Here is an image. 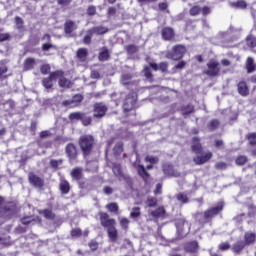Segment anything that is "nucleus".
Segmentation results:
<instances>
[{
	"mask_svg": "<svg viewBox=\"0 0 256 256\" xmlns=\"http://www.w3.org/2000/svg\"><path fill=\"white\" fill-rule=\"evenodd\" d=\"M93 109V115L96 119H101L102 117H105V113H107V105L103 104V102L95 103Z\"/></svg>",
	"mask_w": 256,
	"mask_h": 256,
	"instance_id": "8",
	"label": "nucleus"
},
{
	"mask_svg": "<svg viewBox=\"0 0 256 256\" xmlns=\"http://www.w3.org/2000/svg\"><path fill=\"white\" fill-rule=\"evenodd\" d=\"M137 171L141 178L144 179V181L149 177V173H147V170H145V166L143 165H137Z\"/></svg>",
	"mask_w": 256,
	"mask_h": 256,
	"instance_id": "31",
	"label": "nucleus"
},
{
	"mask_svg": "<svg viewBox=\"0 0 256 256\" xmlns=\"http://www.w3.org/2000/svg\"><path fill=\"white\" fill-rule=\"evenodd\" d=\"M149 215L154 219H161L162 217H165V208L159 207L156 210L149 211Z\"/></svg>",
	"mask_w": 256,
	"mask_h": 256,
	"instance_id": "20",
	"label": "nucleus"
},
{
	"mask_svg": "<svg viewBox=\"0 0 256 256\" xmlns=\"http://www.w3.org/2000/svg\"><path fill=\"white\" fill-rule=\"evenodd\" d=\"M211 157H213V153L206 152L205 154H203L201 156L194 157L193 161L196 165H203V164L207 163V161H209V159H211Z\"/></svg>",
	"mask_w": 256,
	"mask_h": 256,
	"instance_id": "12",
	"label": "nucleus"
},
{
	"mask_svg": "<svg viewBox=\"0 0 256 256\" xmlns=\"http://www.w3.org/2000/svg\"><path fill=\"white\" fill-rule=\"evenodd\" d=\"M81 121H82L83 125H85V127H87V125H91V117L90 116H85V114H83Z\"/></svg>",
	"mask_w": 256,
	"mask_h": 256,
	"instance_id": "48",
	"label": "nucleus"
},
{
	"mask_svg": "<svg viewBox=\"0 0 256 256\" xmlns=\"http://www.w3.org/2000/svg\"><path fill=\"white\" fill-rule=\"evenodd\" d=\"M229 6L232 9H247V2L245 0H238L236 2H230Z\"/></svg>",
	"mask_w": 256,
	"mask_h": 256,
	"instance_id": "24",
	"label": "nucleus"
},
{
	"mask_svg": "<svg viewBox=\"0 0 256 256\" xmlns=\"http://www.w3.org/2000/svg\"><path fill=\"white\" fill-rule=\"evenodd\" d=\"M129 219L127 218H120V227L124 229V231H127L129 229Z\"/></svg>",
	"mask_w": 256,
	"mask_h": 256,
	"instance_id": "41",
	"label": "nucleus"
},
{
	"mask_svg": "<svg viewBox=\"0 0 256 256\" xmlns=\"http://www.w3.org/2000/svg\"><path fill=\"white\" fill-rule=\"evenodd\" d=\"M77 57L78 59H80V61H85V59H87V49L85 48L78 49Z\"/></svg>",
	"mask_w": 256,
	"mask_h": 256,
	"instance_id": "36",
	"label": "nucleus"
},
{
	"mask_svg": "<svg viewBox=\"0 0 256 256\" xmlns=\"http://www.w3.org/2000/svg\"><path fill=\"white\" fill-rule=\"evenodd\" d=\"M49 49H53V44L45 43V44L42 45V50L49 51Z\"/></svg>",
	"mask_w": 256,
	"mask_h": 256,
	"instance_id": "63",
	"label": "nucleus"
},
{
	"mask_svg": "<svg viewBox=\"0 0 256 256\" xmlns=\"http://www.w3.org/2000/svg\"><path fill=\"white\" fill-rule=\"evenodd\" d=\"M246 45L250 47V49H255L256 47V38L253 36H248L246 39Z\"/></svg>",
	"mask_w": 256,
	"mask_h": 256,
	"instance_id": "39",
	"label": "nucleus"
},
{
	"mask_svg": "<svg viewBox=\"0 0 256 256\" xmlns=\"http://www.w3.org/2000/svg\"><path fill=\"white\" fill-rule=\"evenodd\" d=\"M34 66H35V59L28 58V59L25 60V62H24V69L26 71L31 70Z\"/></svg>",
	"mask_w": 256,
	"mask_h": 256,
	"instance_id": "33",
	"label": "nucleus"
},
{
	"mask_svg": "<svg viewBox=\"0 0 256 256\" xmlns=\"http://www.w3.org/2000/svg\"><path fill=\"white\" fill-rule=\"evenodd\" d=\"M71 176L73 177V179H76V181L81 180V177L83 176V168H74L71 171Z\"/></svg>",
	"mask_w": 256,
	"mask_h": 256,
	"instance_id": "28",
	"label": "nucleus"
},
{
	"mask_svg": "<svg viewBox=\"0 0 256 256\" xmlns=\"http://www.w3.org/2000/svg\"><path fill=\"white\" fill-rule=\"evenodd\" d=\"M175 35V32L171 28H164L162 30V37L165 41H171Z\"/></svg>",
	"mask_w": 256,
	"mask_h": 256,
	"instance_id": "23",
	"label": "nucleus"
},
{
	"mask_svg": "<svg viewBox=\"0 0 256 256\" xmlns=\"http://www.w3.org/2000/svg\"><path fill=\"white\" fill-rule=\"evenodd\" d=\"M66 155L69 157L70 161H73L77 158V147L74 144L70 143L66 146Z\"/></svg>",
	"mask_w": 256,
	"mask_h": 256,
	"instance_id": "14",
	"label": "nucleus"
},
{
	"mask_svg": "<svg viewBox=\"0 0 256 256\" xmlns=\"http://www.w3.org/2000/svg\"><path fill=\"white\" fill-rule=\"evenodd\" d=\"M22 225H35V223H41L39 217L26 216L21 219Z\"/></svg>",
	"mask_w": 256,
	"mask_h": 256,
	"instance_id": "18",
	"label": "nucleus"
},
{
	"mask_svg": "<svg viewBox=\"0 0 256 256\" xmlns=\"http://www.w3.org/2000/svg\"><path fill=\"white\" fill-rule=\"evenodd\" d=\"M64 29H65V33H67L68 35L73 33V31H75V29H77V24H75V22L68 20L66 21L65 25H64Z\"/></svg>",
	"mask_w": 256,
	"mask_h": 256,
	"instance_id": "25",
	"label": "nucleus"
},
{
	"mask_svg": "<svg viewBox=\"0 0 256 256\" xmlns=\"http://www.w3.org/2000/svg\"><path fill=\"white\" fill-rule=\"evenodd\" d=\"M49 71H51V67L49 66V64H44L42 67H41V73L43 75H47V73H49Z\"/></svg>",
	"mask_w": 256,
	"mask_h": 256,
	"instance_id": "57",
	"label": "nucleus"
},
{
	"mask_svg": "<svg viewBox=\"0 0 256 256\" xmlns=\"http://www.w3.org/2000/svg\"><path fill=\"white\" fill-rule=\"evenodd\" d=\"M208 69L204 71L205 75L208 77H217L221 69L219 68V62L217 61H210L207 63Z\"/></svg>",
	"mask_w": 256,
	"mask_h": 256,
	"instance_id": "7",
	"label": "nucleus"
},
{
	"mask_svg": "<svg viewBox=\"0 0 256 256\" xmlns=\"http://www.w3.org/2000/svg\"><path fill=\"white\" fill-rule=\"evenodd\" d=\"M163 173L166 174L168 177H177V174L173 170V166L171 164H164L162 166Z\"/></svg>",
	"mask_w": 256,
	"mask_h": 256,
	"instance_id": "21",
	"label": "nucleus"
},
{
	"mask_svg": "<svg viewBox=\"0 0 256 256\" xmlns=\"http://www.w3.org/2000/svg\"><path fill=\"white\" fill-rule=\"evenodd\" d=\"M83 101V96L81 94H76L71 100H65L62 102L64 107H77L78 103Z\"/></svg>",
	"mask_w": 256,
	"mask_h": 256,
	"instance_id": "11",
	"label": "nucleus"
},
{
	"mask_svg": "<svg viewBox=\"0 0 256 256\" xmlns=\"http://www.w3.org/2000/svg\"><path fill=\"white\" fill-rule=\"evenodd\" d=\"M130 217L131 219H139V217H141V208L139 207L132 208L130 212Z\"/></svg>",
	"mask_w": 256,
	"mask_h": 256,
	"instance_id": "34",
	"label": "nucleus"
},
{
	"mask_svg": "<svg viewBox=\"0 0 256 256\" xmlns=\"http://www.w3.org/2000/svg\"><path fill=\"white\" fill-rule=\"evenodd\" d=\"M137 105V93L132 92L128 94L126 97L124 104H123V110L125 112L127 111H133V108Z\"/></svg>",
	"mask_w": 256,
	"mask_h": 256,
	"instance_id": "6",
	"label": "nucleus"
},
{
	"mask_svg": "<svg viewBox=\"0 0 256 256\" xmlns=\"http://www.w3.org/2000/svg\"><path fill=\"white\" fill-rule=\"evenodd\" d=\"M108 31H109V28L107 27L96 26L88 30V33H90V35H105V33H107Z\"/></svg>",
	"mask_w": 256,
	"mask_h": 256,
	"instance_id": "17",
	"label": "nucleus"
},
{
	"mask_svg": "<svg viewBox=\"0 0 256 256\" xmlns=\"http://www.w3.org/2000/svg\"><path fill=\"white\" fill-rule=\"evenodd\" d=\"M197 249H199V245L197 244L196 241L187 243V244L185 245V251H186L187 253H197Z\"/></svg>",
	"mask_w": 256,
	"mask_h": 256,
	"instance_id": "26",
	"label": "nucleus"
},
{
	"mask_svg": "<svg viewBox=\"0 0 256 256\" xmlns=\"http://www.w3.org/2000/svg\"><path fill=\"white\" fill-rule=\"evenodd\" d=\"M246 70L247 73H254L256 71L255 60L251 57H248L246 60Z\"/></svg>",
	"mask_w": 256,
	"mask_h": 256,
	"instance_id": "22",
	"label": "nucleus"
},
{
	"mask_svg": "<svg viewBox=\"0 0 256 256\" xmlns=\"http://www.w3.org/2000/svg\"><path fill=\"white\" fill-rule=\"evenodd\" d=\"M82 117L83 113L81 112H74L69 115V119H71V121H79V119L81 120Z\"/></svg>",
	"mask_w": 256,
	"mask_h": 256,
	"instance_id": "40",
	"label": "nucleus"
},
{
	"mask_svg": "<svg viewBox=\"0 0 256 256\" xmlns=\"http://www.w3.org/2000/svg\"><path fill=\"white\" fill-rule=\"evenodd\" d=\"M237 87L239 95H241L242 97H247V95H249V86H247V82L240 81Z\"/></svg>",
	"mask_w": 256,
	"mask_h": 256,
	"instance_id": "16",
	"label": "nucleus"
},
{
	"mask_svg": "<svg viewBox=\"0 0 256 256\" xmlns=\"http://www.w3.org/2000/svg\"><path fill=\"white\" fill-rule=\"evenodd\" d=\"M113 151L115 155H121L123 153V143L119 142L116 144Z\"/></svg>",
	"mask_w": 256,
	"mask_h": 256,
	"instance_id": "44",
	"label": "nucleus"
},
{
	"mask_svg": "<svg viewBox=\"0 0 256 256\" xmlns=\"http://www.w3.org/2000/svg\"><path fill=\"white\" fill-rule=\"evenodd\" d=\"M61 163H63V160H51L50 166L53 167V169H57Z\"/></svg>",
	"mask_w": 256,
	"mask_h": 256,
	"instance_id": "54",
	"label": "nucleus"
},
{
	"mask_svg": "<svg viewBox=\"0 0 256 256\" xmlns=\"http://www.w3.org/2000/svg\"><path fill=\"white\" fill-rule=\"evenodd\" d=\"M248 141L250 145H256V133H250L248 135Z\"/></svg>",
	"mask_w": 256,
	"mask_h": 256,
	"instance_id": "50",
	"label": "nucleus"
},
{
	"mask_svg": "<svg viewBox=\"0 0 256 256\" xmlns=\"http://www.w3.org/2000/svg\"><path fill=\"white\" fill-rule=\"evenodd\" d=\"M28 178H29V182L34 187H37L38 189H41V187H43L44 185L43 179H41L39 176L35 175L34 173H30Z\"/></svg>",
	"mask_w": 256,
	"mask_h": 256,
	"instance_id": "13",
	"label": "nucleus"
},
{
	"mask_svg": "<svg viewBox=\"0 0 256 256\" xmlns=\"http://www.w3.org/2000/svg\"><path fill=\"white\" fill-rule=\"evenodd\" d=\"M176 199L183 204L189 203V197H187L185 193H178Z\"/></svg>",
	"mask_w": 256,
	"mask_h": 256,
	"instance_id": "38",
	"label": "nucleus"
},
{
	"mask_svg": "<svg viewBox=\"0 0 256 256\" xmlns=\"http://www.w3.org/2000/svg\"><path fill=\"white\" fill-rule=\"evenodd\" d=\"M62 75H63V71L52 72L48 78H45L42 81L43 86L46 89H51V87H53V81H55V79H59V77H61Z\"/></svg>",
	"mask_w": 256,
	"mask_h": 256,
	"instance_id": "9",
	"label": "nucleus"
},
{
	"mask_svg": "<svg viewBox=\"0 0 256 256\" xmlns=\"http://www.w3.org/2000/svg\"><path fill=\"white\" fill-rule=\"evenodd\" d=\"M231 246L229 245V243H227V242H224V243H221L220 245H219V249L221 250V251H227V249H229Z\"/></svg>",
	"mask_w": 256,
	"mask_h": 256,
	"instance_id": "61",
	"label": "nucleus"
},
{
	"mask_svg": "<svg viewBox=\"0 0 256 256\" xmlns=\"http://www.w3.org/2000/svg\"><path fill=\"white\" fill-rule=\"evenodd\" d=\"M245 245L246 243L243 241H238L236 242L233 246L232 249L234 251V253H241V251H243V249H245Z\"/></svg>",
	"mask_w": 256,
	"mask_h": 256,
	"instance_id": "30",
	"label": "nucleus"
},
{
	"mask_svg": "<svg viewBox=\"0 0 256 256\" xmlns=\"http://www.w3.org/2000/svg\"><path fill=\"white\" fill-rule=\"evenodd\" d=\"M223 207L224 204L222 201L218 202L216 206L208 209L207 211L204 212V214L202 213H197L196 214V219H199L200 217H203L204 221H211V219L217 215H219V213H221V211H223Z\"/></svg>",
	"mask_w": 256,
	"mask_h": 256,
	"instance_id": "3",
	"label": "nucleus"
},
{
	"mask_svg": "<svg viewBox=\"0 0 256 256\" xmlns=\"http://www.w3.org/2000/svg\"><path fill=\"white\" fill-rule=\"evenodd\" d=\"M247 163V158L245 156H239L236 159V165H245Z\"/></svg>",
	"mask_w": 256,
	"mask_h": 256,
	"instance_id": "51",
	"label": "nucleus"
},
{
	"mask_svg": "<svg viewBox=\"0 0 256 256\" xmlns=\"http://www.w3.org/2000/svg\"><path fill=\"white\" fill-rule=\"evenodd\" d=\"M193 111H194L193 105H188L186 108H184L183 115L184 116L189 115V113H193Z\"/></svg>",
	"mask_w": 256,
	"mask_h": 256,
	"instance_id": "58",
	"label": "nucleus"
},
{
	"mask_svg": "<svg viewBox=\"0 0 256 256\" xmlns=\"http://www.w3.org/2000/svg\"><path fill=\"white\" fill-rule=\"evenodd\" d=\"M147 207H155L157 205V198L150 197L146 201Z\"/></svg>",
	"mask_w": 256,
	"mask_h": 256,
	"instance_id": "46",
	"label": "nucleus"
},
{
	"mask_svg": "<svg viewBox=\"0 0 256 256\" xmlns=\"http://www.w3.org/2000/svg\"><path fill=\"white\" fill-rule=\"evenodd\" d=\"M106 207L111 213H117V211H119V206L117 203H110Z\"/></svg>",
	"mask_w": 256,
	"mask_h": 256,
	"instance_id": "45",
	"label": "nucleus"
},
{
	"mask_svg": "<svg viewBox=\"0 0 256 256\" xmlns=\"http://www.w3.org/2000/svg\"><path fill=\"white\" fill-rule=\"evenodd\" d=\"M72 237H79L81 235V229H74L71 231Z\"/></svg>",
	"mask_w": 256,
	"mask_h": 256,
	"instance_id": "64",
	"label": "nucleus"
},
{
	"mask_svg": "<svg viewBox=\"0 0 256 256\" xmlns=\"http://www.w3.org/2000/svg\"><path fill=\"white\" fill-rule=\"evenodd\" d=\"M234 221L236 223H243V221H246V223H249V219H247V215L245 214H240L234 218Z\"/></svg>",
	"mask_w": 256,
	"mask_h": 256,
	"instance_id": "43",
	"label": "nucleus"
},
{
	"mask_svg": "<svg viewBox=\"0 0 256 256\" xmlns=\"http://www.w3.org/2000/svg\"><path fill=\"white\" fill-rule=\"evenodd\" d=\"M201 13V8L199 6H194L190 9V15L195 17V15H199Z\"/></svg>",
	"mask_w": 256,
	"mask_h": 256,
	"instance_id": "49",
	"label": "nucleus"
},
{
	"mask_svg": "<svg viewBox=\"0 0 256 256\" xmlns=\"http://www.w3.org/2000/svg\"><path fill=\"white\" fill-rule=\"evenodd\" d=\"M16 211L17 206H15V203H6L5 199L0 196V217H3L4 219H11V217L15 215Z\"/></svg>",
	"mask_w": 256,
	"mask_h": 256,
	"instance_id": "2",
	"label": "nucleus"
},
{
	"mask_svg": "<svg viewBox=\"0 0 256 256\" xmlns=\"http://www.w3.org/2000/svg\"><path fill=\"white\" fill-rule=\"evenodd\" d=\"M241 35V28H235L233 26L230 27V29L224 33V37H232V41H235Z\"/></svg>",
	"mask_w": 256,
	"mask_h": 256,
	"instance_id": "15",
	"label": "nucleus"
},
{
	"mask_svg": "<svg viewBox=\"0 0 256 256\" xmlns=\"http://www.w3.org/2000/svg\"><path fill=\"white\" fill-rule=\"evenodd\" d=\"M94 143H95V140L91 135H84L80 137L79 145L85 156L91 153V149H93Z\"/></svg>",
	"mask_w": 256,
	"mask_h": 256,
	"instance_id": "4",
	"label": "nucleus"
},
{
	"mask_svg": "<svg viewBox=\"0 0 256 256\" xmlns=\"http://www.w3.org/2000/svg\"><path fill=\"white\" fill-rule=\"evenodd\" d=\"M40 215H43L46 219H55V214L49 209L40 210Z\"/></svg>",
	"mask_w": 256,
	"mask_h": 256,
	"instance_id": "35",
	"label": "nucleus"
},
{
	"mask_svg": "<svg viewBox=\"0 0 256 256\" xmlns=\"http://www.w3.org/2000/svg\"><path fill=\"white\" fill-rule=\"evenodd\" d=\"M109 57H110V54H109V49L107 48H102V51L99 53V61H109Z\"/></svg>",
	"mask_w": 256,
	"mask_h": 256,
	"instance_id": "29",
	"label": "nucleus"
},
{
	"mask_svg": "<svg viewBox=\"0 0 256 256\" xmlns=\"http://www.w3.org/2000/svg\"><path fill=\"white\" fill-rule=\"evenodd\" d=\"M145 161L147 163H151V165H155V163H157L159 161V158H157L155 156H146Z\"/></svg>",
	"mask_w": 256,
	"mask_h": 256,
	"instance_id": "47",
	"label": "nucleus"
},
{
	"mask_svg": "<svg viewBox=\"0 0 256 256\" xmlns=\"http://www.w3.org/2000/svg\"><path fill=\"white\" fill-rule=\"evenodd\" d=\"M69 190H70L69 182H67L66 180L61 181V183H60V191L64 195H67V193H69Z\"/></svg>",
	"mask_w": 256,
	"mask_h": 256,
	"instance_id": "32",
	"label": "nucleus"
},
{
	"mask_svg": "<svg viewBox=\"0 0 256 256\" xmlns=\"http://www.w3.org/2000/svg\"><path fill=\"white\" fill-rule=\"evenodd\" d=\"M112 171L114 175L119 178V181H125V183H127L128 185L131 183V178L123 174V172L121 171V165L114 164L112 166Z\"/></svg>",
	"mask_w": 256,
	"mask_h": 256,
	"instance_id": "10",
	"label": "nucleus"
},
{
	"mask_svg": "<svg viewBox=\"0 0 256 256\" xmlns=\"http://www.w3.org/2000/svg\"><path fill=\"white\" fill-rule=\"evenodd\" d=\"M58 79L60 87H69V85H71V82L65 77H63V75L60 76Z\"/></svg>",
	"mask_w": 256,
	"mask_h": 256,
	"instance_id": "42",
	"label": "nucleus"
},
{
	"mask_svg": "<svg viewBox=\"0 0 256 256\" xmlns=\"http://www.w3.org/2000/svg\"><path fill=\"white\" fill-rule=\"evenodd\" d=\"M192 151L193 153H196V155H200L201 151H203V148L201 147V142L197 137H194L192 139Z\"/></svg>",
	"mask_w": 256,
	"mask_h": 256,
	"instance_id": "19",
	"label": "nucleus"
},
{
	"mask_svg": "<svg viewBox=\"0 0 256 256\" xmlns=\"http://www.w3.org/2000/svg\"><path fill=\"white\" fill-rule=\"evenodd\" d=\"M101 74H99V71L97 70H92L91 71V79H100Z\"/></svg>",
	"mask_w": 256,
	"mask_h": 256,
	"instance_id": "60",
	"label": "nucleus"
},
{
	"mask_svg": "<svg viewBox=\"0 0 256 256\" xmlns=\"http://www.w3.org/2000/svg\"><path fill=\"white\" fill-rule=\"evenodd\" d=\"M144 75L146 77V79H151L152 75H151V68L149 67H144Z\"/></svg>",
	"mask_w": 256,
	"mask_h": 256,
	"instance_id": "59",
	"label": "nucleus"
},
{
	"mask_svg": "<svg viewBox=\"0 0 256 256\" xmlns=\"http://www.w3.org/2000/svg\"><path fill=\"white\" fill-rule=\"evenodd\" d=\"M219 127V121L218 120H212L209 123V129H211L212 131L217 129Z\"/></svg>",
	"mask_w": 256,
	"mask_h": 256,
	"instance_id": "52",
	"label": "nucleus"
},
{
	"mask_svg": "<svg viewBox=\"0 0 256 256\" xmlns=\"http://www.w3.org/2000/svg\"><path fill=\"white\" fill-rule=\"evenodd\" d=\"M131 79H133L131 74H122L121 76L122 85H131Z\"/></svg>",
	"mask_w": 256,
	"mask_h": 256,
	"instance_id": "37",
	"label": "nucleus"
},
{
	"mask_svg": "<svg viewBox=\"0 0 256 256\" xmlns=\"http://www.w3.org/2000/svg\"><path fill=\"white\" fill-rule=\"evenodd\" d=\"M215 168L219 169L220 171H223V170L227 169V163L218 162V163L215 164Z\"/></svg>",
	"mask_w": 256,
	"mask_h": 256,
	"instance_id": "53",
	"label": "nucleus"
},
{
	"mask_svg": "<svg viewBox=\"0 0 256 256\" xmlns=\"http://www.w3.org/2000/svg\"><path fill=\"white\" fill-rule=\"evenodd\" d=\"M91 37H93V34L89 33V31H87V35L84 37L83 43L85 45H89L91 43Z\"/></svg>",
	"mask_w": 256,
	"mask_h": 256,
	"instance_id": "55",
	"label": "nucleus"
},
{
	"mask_svg": "<svg viewBox=\"0 0 256 256\" xmlns=\"http://www.w3.org/2000/svg\"><path fill=\"white\" fill-rule=\"evenodd\" d=\"M95 13H97V9L95 8V6L88 7V9H87L88 15H95Z\"/></svg>",
	"mask_w": 256,
	"mask_h": 256,
	"instance_id": "62",
	"label": "nucleus"
},
{
	"mask_svg": "<svg viewBox=\"0 0 256 256\" xmlns=\"http://www.w3.org/2000/svg\"><path fill=\"white\" fill-rule=\"evenodd\" d=\"M256 235L253 232H246L244 235V243L246 245H251V243H255Z\"/></svg>",
	"mask_w": 256,
	"mask_h": 256,
	"instance_id": "27",
	"label": "nucleus"
},
{
	"mask_svg": "<svg viewBox=\"0 0 256 256\" xmlns=\"http://www.w3.org/2000/svg\"><path fill=\"white\" fill-rule=\"evenodd\" d=\"M100 221L103 227L108 229L110 241H117V229L115 228V219H109L107 213H100Z\"/></svg>",
	"mask_w": 256,
	"mask_h": 256,
	"instance_id": "1",
	"label": "nucleus"
},
{
	"mask_svg": "<svg viewBox=\"0 0 256 256\" xmlns=\"http://www.w3.org/2000/svg\"><path fill=\"white\" fill-rule=\"evenodd\" d=\"M187 49L183 45H176L172 48L170 52L166 53L167 59H172L173 61H179V59H183V55H185Z\"/></svg>",
	"mask_w": 256,
	"mask_h": 256,
	"instance_id": "5",
	"label": "nucleus"
},
{
	"mask_svg": "<svg viewBox=\"0 0 256 256\" xmlns=\"http://www.w3.org/2000/svg\"><path fill=\"white\" fill-rule=\"evenodd\" d=\"M15 23L17 29H23V19H21L19 16L15 18Z\"/></svg>",
	"mask_w": 256,
	"mask_h": 256,
	"instance_id": "56",
	"label": "nucleus"
}]
</instances>
